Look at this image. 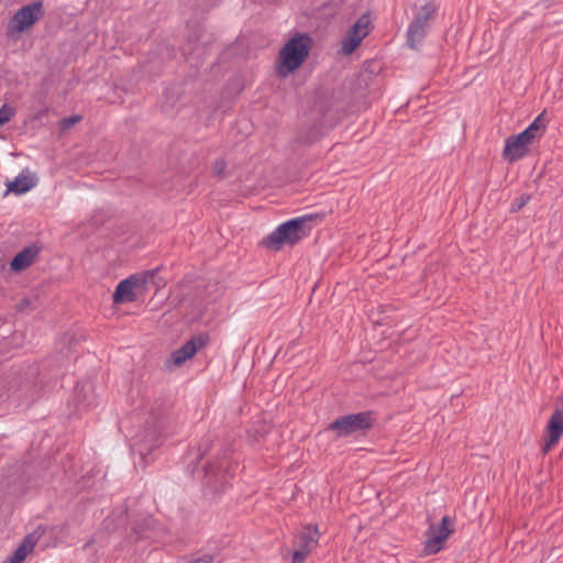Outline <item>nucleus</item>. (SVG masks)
Returning a JSON list of instances; mask_svg holds the SVG:
<instances>
[{
	"mask_svg": "<svg viewBox=\"0 0 563 563\" xmlns=\"http://www.w3.org/2000/svg\"><path fill=\"white\" fill-rule=\"evenodd\" d=\"M319 218L317 213L292 218L266 235L261 241V245L271 251H279L284 245L294 246L309 234L312 229L311 223Z\"/></svg>",
	"mask_w": 563,
	"mask_h": 563,
	"instance_id": "obj_1",
	"label": "nucleus"
},
{
	"mask_svg": "<svg viewBox=\"0 0 563 563\" xmlns=\"http://www.w3.org/2000/svg\"><path fill=\"white\" fill-rule=\"evenodd\" d=\"M545 112L540 113L521 133L506 140L504 156L510 162L518 161L527 154V146L541 139L547 130Z\"/></svg>",
	"mask_w": 563,
	"mask_h": 563,
	"instance_id": "obj_2",
	"label": "nucleus"
},
{
	"mask_svg": "<svg viewBox=\"0 0 563 563\" xmlns=\"http://www.w3.org/2000/svg\"><path fill=\"white\" fill-rule=\"evenodd\" d=\"M201 472L203 473V485L206 494H223L230 485L231 463L229 450H223L214 462H207Z\"/></svg>",
	"mask_w": 563,
	"mask_h": 563,
	"instance_id": "obj_3",
	"label": "nucleus"
},
{
	"mask_svg": "<svg viewBox=\"0 0 563 563\" xmlns=\"http://www.w3.org/2000/svg\"><path fill=\"white\" fill-rule=\"evenodd\" d=\"M310 48L311 38L306 34H300L289 40L279 53L278 75L287 77L296 70L309 55Z\"/></svg>",
	"mask_w": 563,
	"mask_h": 563,
	"instance_id": "obj_4",
	"label": "nucleus"
},
{
	"mask_svg": "<svg viewBox=\"0 0 563 563\" xmlns=\"http://www.w3.org/2000/svg\"><path fill=\"white\" fill-rule=\"evenodd\" d=\"M375 419L371 411L350 413L333 420L328 429L335 432L338 438H345L357 432L369 430Z\"/></svg>",
	"mask_w": 563,
	"mask_h": 563,
	"instance_id": "obj_5",
	"label": "nucleus"
},
{
	"mask_svg": "<svg viewBox=\"0 0 563 563\" xmlns=\"http://www.w3.org/2000/svg\"><path fill=\"white\" fill-rule=\"evenodd\" d=\"M154 276L153 272H143L130 275L121 280L113 292L114 303L133 302L137 298V291L146 289L147 282Z\"/></svg>",
	"mask_w": 563,
	"mask_h": 563,
	"instance_id": "obj_6",
	"label": "nucleus"
},
{
	"mask_svg": "<svg viewBox=\"0 0 563 563\" xmlns=\"http://www.w3.org/2000/svg\"><path fill=\"white\" fill-rule=\"evenodd\" d=\"M434 4L424 3L415 15L407 30V44L410 48H417L427 34L428 21L437 13Z\"/></svg>",
	"mask_w": 563,
	"mask_h": 563,
	"instance_id": "obj_7",
	"label": "nucleus"
},
{
	"mask_svg": "<svg viewBox=\"0 0 563 563\" xmlns=\"http://www.w3.org/2000/svg\"><path fill=\"white\" fill-rule=\"evenodd\" d=\"M40 367L36 364L29 365L23 373L19 372V386L13 390V395L16 394V398H24V402L29 406L35 400V396L40 395L42 387L38 383H42V378H38Z\"/></svg>",
	"mask_w": 563,
	"mask_h": 563,
	"instance_id": "obj_8",
	"label": "nucleus"
},
{
	"mask_svg": "<svg viewBox=\"0 0 563 563\" xmlns=\"http://www.w3.org/2000/svg\"><path fill=\"white\" fill-rule=\"evenodd\" d=\"M163 424L161 419L154 426L147 423L144 430L136 435L133 450L139 453L141 460H144L163 443L161 435Z\"/></svg>",
	"mask_w": 563,
	"mask_h": 563,
	"instance_id": "obj_9",
	"label": "nucleus"
},
{
	"mask_svg": "<svg viewBox=\"0 0 563 563\" xmlns=\"http://www.w3.org/2000/svg\"><path fill=\"white\" fill-rule=\"evenodd\" d=\"M451 519L444 516L439 525H431L426 531V541L423 553L427 555L435 554L442 550L443 542L452 533Z\"/></svg>",
	"mask_w": 563,
	"mask_h": 563,
	"instance_id": "obj_10",
	"label": "nucleus"
},
{
	"mask_svg": "<svg viewBox=\"0 0 563 563\" xmlns=\"http://www.w3.org/2000/svg\"><path fill=\"white\" fill-rule=\"evenodd\" d=\"M42 2H33L20 8L10 20L9 27L12 32H24L31 27L43 15Z\"/></svg>",
	"mask_w": 563,
	"mask_h": 563,
	"instance_id": "obj_11",
	"label": "nucleus"
},
{
	"mask_svg": "<svg viewBox=\"0 0 563 563\" xmlns=\"http://www.w3.org/2000/svg\"><path fill=\"white\" fill-rule=\"evenodd\" d=\"M547 431L548 439L542 445L543 454L549 453L563 435V395L560 397L559 405L550 417Z\"/></svg>",
	"mask_w": 563,
	"mask_h": 563,
	"instance_id": "obj_12",
	"label": "nucleus"
},
{
	"mask_svg": "<svg viewBox=\"0 0 563 563\" xmlns=\"http://www.w3.org/2000/svg\"><path fill=\"white\" fill-rule=\"evenodd\" d=\"M369 23L368 16L362 15L346 32L342 41V52L344 54L353 53L363 38L367 36L369 32Z\"/></svg>",
	"mask_w": 563,
	"mask_h": 563,
	"instance_id": "obj_13",
	"label": "nucleus"
},
{
	"mask_svg": "<svg viewBox=\"0 0 563 563\" xmlns=\"http://www.w3.org/2000/svg\"><path fill=\"white\" fill-rule=\"evenodd\" d=\"M208 341L207 334H199L192 336L183 346L177 349L173 354V362L176 365H181L191 358L200 349H202Z\"/></svg>",
	"mask_w": 563,
	"mask_h": 563,
	"instance_id": "obj_14",
	"label": "nucleus"
},
{
	"mask_svg": "<svg viewBox=\"0 0 563 563\" xmlns=\"http://www.w3.org/2000/svg\"><path fill=\"white\" fill-rule=\"evenodd\" d=\"M40 253V247L31 244L19 252L11 261L10 268L13 272H21L33 264Z\"/></svg>",
	"mask_w": 563,
	"mask_h": 563,
	"instance_id": "obj_15",
	"label": "nucleus"
},
{
	"mask_svg": "<svg viewBox=\"0 0 563 563\" xmlns=\"http://www.w3.org/2000/svg\"><path fill=\"white\" fill-rule=\"evenodd\" d=\"M320 533L317 527L306 526L295 540V547L311 551L318 545Z\"/></svg>",
	"mask_w": 563,
	"mask_h": 563,
	"instance_id": "obj_16",
	"label": "nucleus"
},
{
	"mask_svg": "<svg viewBox=\"0 0 563 563\" xmlns=\"http://www.w3.org/2000/svg\"><path fill=\"white\" fill-rule=\"evenodd\" d=\"M35 186L33 177L24 173L19 174L14 180L8 184V191L21 195L31 190Z\"/></svg>",
	"mask_w": 563,
	"mask_h": 563,
	"instance_id": "obj_17",
	"label": "nucleus"
},
{
	"mask_svg": "<svg viewBox=\"0 0 563 563\" xmlns=\"http://www.w3.org/2000/svg\"><path fill=\"white\" fill-rule=\"evenodd\" d=\"M36 543V538L33 534H29L24 538L23 542L16 548L13 554L9 558L8 563H21L33 550Z\"/></svg>",
	"mask_w": 563,
	"mask_h": 563,
	"instance_id": "obj_18",
	"label": "nucleus"
},
{
	"mask_svg": "<svg viewBox=\"0 0 563 563\" xmlns=\"http://www.w3.org/2000/svg\"><path fill=\"white\" fill-rule=\"evenodd\" d=\"M183 87L180 85H173L167 87L163 92V109L168 112L173 110L183 95Z\"/></svg>",
	"mask_w": 563,
	"mask_h": 563,
	"instance_id": "obj_19",
	"label": "nucleus"
},
{
	"mask_svg": "<svg viewBox=\"0 0 563 563\" xmlns=\"http://www.w3.org/2000/svg\"><path fill=\"white\" fill-rule=\"evenodd\" d=\"M225 168H227V163L224 162V159L222 158H218L213 164H212V174L214 176H218V177H223L224 176V172H225Z\"/></svg>",
	"mask_w": 563,
	"mask_h": 563,
	"instance_id": "obj_20",
	"label": "nucleus"
},
{
	"mask_svg": "<svg viewBox=\"0 0 563 563\" xmlns=\"http://www.w3.org/2000/svg\"><path fill=\"white\" fill-rule=\"evenodd\" d=\"M309 554H310V552H308L307 550L296 547V549L294 550L292 555H291V562L292 563H302Z\"/></svg>",
	"mask_w": 563,
	"mask_h": 563,
	"instance_id": "obj_21",
	"label": "nucleus"
},
{
	"mask_svg": "<svg viewBox=\"0 0 563 563\" xmlns=\"http://www.w3.org/2000/svg\"><path fill=\"white\" fill-rule=\"evenodd\" d=\"M12 115H13V110L10 107H8L7 104H3L0 108V126L5 124L7 122H9L11 120Z\"/></svg>",
	"mask_w": 563,
	"mask_h": 563,
	"instance_id": "obj_22",
	"label": "nucleus"
},
{
	"mask_svg": "<svg viewBox=\"0 0 563 563\" xmlns=\"http://www.w3.org/2000/svg\"><path fill=\"white\" fill-rule=\"evenodd\" d=\"M80 120H81V115H78V114L67 117L62 120V128L69 129L74 124L78 123Z\"/></svg>",
	"mask_w": 563,
	"mask_h": 563,
	"instance_id": "obj_23",
	"label": "nucleus"
},
{
	"mask_svg": "<svg viewBox=\"0 0 563 563\" xmlns=\"http://www.w3.org/2000/svg\"><path fill=\"white\" fill-rule=\"evenodd\" d=\"M530 200V196L528 195H522L520 196L518 199H516V201L512 203V211H518L520 210L522 207H525Z\"/></svg>",
	"mask_w": 563,
	"mask_h": 563,
	"instance_id": "obj_24",
	"label": "nucleus"
},
{
	"mask_svg": "<svg viewBox=\"0 0 563 563\" xmlns=\"http://www.w3.org/2000/svg\"><path fill=\"white\" fill-rule=\"evenodd\" d=\"M206 455V452H202V453H198L197 456L194 457V460H191L189 463H188V470L190 473L195 474L196 472V468H197V465H198V462Z\"/></svg>",
	"mask_w": 563,
	"mask_h": 563,
	"instance_id": "obj_25",
	"label": "nucleus"
},
{
	"mask_svg": "<svg viewBox=\"0 0 563 563\" xmlns=\"http://www.w3.org/2000/svg\"><path fill=\"white\" fill-rule=\"evenodd\" d=\"M29 305V300L27 299H24L20 302L19 305V310H22L24 307H26Z\"/></svg>",
	"mask_w": 563,
	"mask_h": 563,
	"instance_id": "obj_26",
	"label": "nucleus"
},
{
	"mask_svg": "<svg viewBox=\"0 0 563 563\" xmlns=\"http://www.w3.org/2000/svg\"><path fill=\"white\" fill-rule=\"evenodd\" d=\"M38 386H40V387H42V389L40 390V395L35 396V399H36L37 397H40L41 395H45V391H43V390H44L43 382H42V383H38Z\"/></svg>",
	"mask_w": 563,
	"mask_h": 563,
	"instance_id": "obj_27",
	"label": "nucleus"
},
{
	"mask_svg": "<svg viewBox=\"0 0 563 563\" xmlns=\"http://www.w3.org/2000/svg\"><path fill=\"white\" fill-rule=\"evenodd\" d=\"M424 1H426V3L433 4L432 2H433L434 0H424Z\"/></svg>",
	"mask_w": 563,
	"mask_h": 563,
	"instance_id": "obj_28",
	"label": "nucleus"
}]
</instances>
